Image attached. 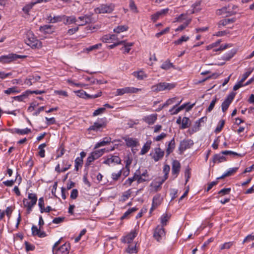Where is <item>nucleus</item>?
<instances>
[{"mask_svg": "<svg viewBox=\"0 0 254 254\" xmlns=\"http://www.w3.org/2000/svg\"><path fill=\"white\" fill-rule=\"evenodd\" d=\"M101 46L102 44L101 43L97 44L95 45H93L88 48H86V49H84V51L87 52H89L92 51L99 49L101 47Z\"/></svg>", "mask_w": 254, "mask_h": 254, "instance_id": "nucleus-46", "label": "nucleus"}, {"mask_svg": "<svg viewBox=\"0 0 254 254\" xmlns=\"http://www.w3.org/2000/svg\"><path fill=\"white\" fill-rule=\"evenodd\" d=\"M46 146V143H42L38 146L39 151L38 152V155L42 158H44L45 156V151L44 148Z\"/></svg>", "mask_w": 254, "mask_h": 254, "instance_id": "nucleus-40", "label": "nucleus"}, {"mask_svg": "<svg viewBox=\"0 0 254 254\" xmlns=\"http://www.w3.org/2000/svg\"><path fill=\"white\" fill-rule=\"evenodd\" d=\"M63 167L62 169V172H65L70 168L71 166V163L67 160H64L63 162Z\"/></svg>", "mask_w": 254, "mask_h": 254, "instance_id": "nucleus-43", "label": "nucleus"}, {"mask_svg": "<svg viewBox=\"0 0 254 254\" xmlns=\"http://www.w3.org/2000/svg\"><path fill=\"white\" fill-rule=\"evenodd\" d=\"M133 75L139 80H143L147 77V74L142 70L134 72Z\"/></svg>", "mask_w": 254, "mask_h": 254, "instance_id": "nucleus-31", "label": "nucleus"}, {"mask_svg": "<svg viewBox=\"0 0 254 254\" xmlns=\"http://www.w3.org/2000/svg\"><path fill=\"white\" fill-rule=\"evenodd\" d=\"M166 232L165 229L160 225H158L154 229L153 237L158 242H160L162 240L165 239Z\"/></svg>", "mask_w": 254, "mask_h": 254, "instance_id": "nucleus-8", "label": "nucleus"}, {"mask_svg": "<svg viewBox=\"0 0 254 254\" xmlns=\"http://www.w3.org/2000/svg\"><path fill=\"white\" fill-rule=\"evenodd\" d=\"M128 29V27L126 25H120L114 29V31L117 33L126 31Z\"/></svg>", "mask_w": 254, "mask_h": 254, "instance_id": "nucleus-42", "label": "nucleus"}, {"mask_svg": "<svg viewBox=\"0 0 254 254\" xmlns=\"http://www.w3.org/2000/svg\"><path fill=\"white\" fill-rule=\"evenodd\" d=\"M164 152L159 147L154 149L153 152L150 154L152 158L155 162L161 159L164 156Z\"/></svg>", "mask_w": 254, "mask_h": 254, "instance_id": "nucleus-10", "label": "nucleus"}, {"mask_svg": "<svg viewBox=\"0 0 254 254\" xmlns=\"http://www.w3.org/2000/svg\"><path fill=\"white\" fill-rule=\"evenodd\" d=\"M170 216L166 213L163 214L160 218L161 226L164 227L167 225V223L170 219Z\"/></svg>", "mask_w": 254, "mask_h": 254, "instance_id": "nucleus-34", "label": "nucleus"}, {"mask_svg": "<svg viewBox=\"0 0 254 254\" xmlns=\"http://www.w3.org/2000/svg\"><path fill=\"white\" fill-rule=\"evenodd\" d=\"M30 94V90L26 91L23 94L14 97V99L18 101H22Z\"/></svg>", "mask_w": 254, "mask_h": 254, "instance_id": "nucleus-36", "label": "nucleus"}, {"mask_svg": "<svg viewBox=\"0 0 254 254\" xmlns=\"http://www.w3.org/2000/svg\"><path fill=\"white\" fill-rule=\"evenodd\" d=\"M221 154L222 155H236V156H239L242 157L243 155L240 154H238L237 153L232 151H229V150H225V151H222L221 152Z\"/></svg>", "mask_w": 254, "mask_h": 254, "instance_id": "nucleus-53", "label": "nucleus"}, {"mask_svg": "<svg viewBox=\"0 0 254 254\" xmlns=\"http://www.w3.org/2000/svg\"><path fill=\"white\" fill-rule=\"evenodd\" d=\"M134 181H136L135 175H134L133 177L128 178L125 181V185L127 186H130L131 185L132 183Z\"/></svg>", "mask_w": 254, "mask_h": 254, "instance_id": "nucleus-58", "label": "nucleus"}, {"mask_svg": "<svg viewBox=\"0 0 254 254\" xmlns=\"http://www.w3.org/2000/svg\"><path fill=\"white\" fill-rule=\"evenodd\" d=\"M127 252L129 254H134L136 253L137 251L136 249V245H129L127 250Z\"/></svg>", "mask_w": 254, "mask_h": 254, "instance_id": "nucleus-55", "label": "nucleus"}, {"mask_svg": "<svg viewBox=\"0 0 254 254\" xmlns=\"http://www.w3.org/2000/svg\"><path fill=\"white\" fill-rule=\"evenodd\" d=\"M200 1H196L192 5V10L190 13H194L199 12L201 10Z\"/></svg>", "mask_w": 254, "mask_h": 254, "instance_id": "nucleus-39", "label": "nucleus"}, {"mask_svg": "<svg viewBox=\"0 0 254 254\" xmlns=\"http://www.w3.org/2000/svg\"><path fill=\"white\" fill-rule=\"evenodd\" d=\"M193 145V141L191 139H184L181 141L179 145V150L183 152L187 149L190 148Z\"/></svg>", "mask_w": 254, "mask_h": 254, "instance_id": "nucleus-13", "label": "nucleus"}, {"mask_svg": "<svg viewBox=\"0 0 254 254\" xmlns=\"http://www.w3.org/2000/svg\"><path fill=\"white\" fill-rule=\"evenodd\" d=\"M3 92L7 95H10L12 94L18 93L20 92V90L16 86H13L10 88H7L6 90L3 91Z\"/></svg>", "mask_w": 254, "mask_h": 254, "instance_id": "nucleus-30", "label": "nucleus"}, {"mask_svg": "<svg viewBox=\"0 0 254 254\" xmlns=\"http://www.w3.org/2000/svg\"><path fill=\"white\" fill-rule=\"evenodd\" d=\"M31 132V130L28 128H25L24 129H19L15 128L14 130V132L18 134H26L30 133Z\"/></svg>", "mask_w": 254, "mask_h": 254, "instance_id": "nucleus-38", "label": "nucleus"}, {"mask_svg": "<svg viewBox=\"0 0 254 254\" xmlns=\"http://www.w3.org/2000/svg\"><path fill=\"white\" fill-rule=\"evenodd\" d=\"M175 147V142L174 138H173L169 143L166 149V152L168 155L172 152Z\"/></svg>", "mask_w": 254, "mask_h": 254, "instance_id": "nucleus-32", "label": "nucleus"}, {"mask_svg": "<svg viewBox=\"0 0 254 254\" xmlns=\"http://www.w3.org/2000/svg\"><path fill=\"white\" fill-rule=\"evenodd\" d=\"M63 21L65 24L75 23L77 22L76 17L74 16H67L65 15H63Z\"/></svg>", "mask_w": 254, "mask_h": 254, "instance_id": "nucleus-24", "label": "nucleus"}, {"mask_svg": "<svg viewBox=\"0 0 254 254\" xmlns=\"http://www.w3.org/2000/svg\"><path fill=\"white\" fill-rule=\"evenodd\" d=\"M233 242H229L225 243L224 244L220 246V249L221 250H223L224 249H230L233 245Z\"/></svg>", "mask_w": 254, "mask_h": 254, "instance_id": "nucleus-48", "label": "nucleus"}, {"mask_svg": "<svg viewBox=\"0 0 254 254\" xmlns=\"http://www.w3.org/2000/svg\"><path fill=\"white\" fill-rule=\"evenodd\" d=\"M235 21L233 19H225L220 20L219 22V25L225 26L230 23H233Z\"/></svg>", "mask_w": 254, "mask_h": 254, "instance_id": "nucleus-47", "label": "nucleus"}, {"mask_svg": "<svg viewBox=\"0 0 254 254\" xmlns=\"http://www.w3.org/2000/svg\"><path fill=\"white\" fill-rule=\"evenodd\" d=\"M151 143L152 142L150 140H148L146 141V142L144 144L142 148H141L140 153L141 155H144L149 151L150 148Z\"/></svg>", "mask_w": 254, "mask_h": 254, "instance_id": "nucleus-27", "label": "nucleus"}, {"mask_svg": "<svg viewBox=\"0 0 254 254\" xmlns=\"http://www.w3.org/2000/svg\"><path fill=\"white\" fill-rule=\"evenodd\" d=\"M77 96L84 99H95L100 97L102 95V92H98L97 94L94 95H90L87 94L83 90H79L74 91Z\"/></svg>", "mask_w": 254, "mask_h": 254, "instance_id": "nucleus-9", "label": "nucleus"}, {"mask_svg": "<svg viewBox=\"0 0 254 254\" xmlns=\"http://www.w3.org/2000/svg\"><path fill=\"white\" fill-rule=\"evenodd\" d=\"M130 194H131V191H130V190L125 192L122 195V200L123 201H126L127 199L130 196Z\"/></svg>", "mask_w": 254, "mask_h": 254, "instance_id": "nucleus-62", "label": "nucleus"}, {"mask_svg": "<svg viewBox=\"0 0 254 254\" xmlns=\"http://www.w3.org/2000/svg\"><path fill=\"white\" fill-rule=\"evenodd\" d=\"M141 89L133 87H126L123 88L117 89L116 96H122L125 94L127 93H136L141 91Z\"/></svg>", "mask_w": 254, "mask_h": 254, "instance_id": "nucleus-7", "label": "nucleus"}, {"mask_svg": "<svg viewBox=\"0 0 254 254\" xmlns=\"http://www.w3.org/2000/svg\"><path fill=\"white\" fill-rule=\"evenodd\" d=\"M34 4V3H31L30 4L27 5L23 7L22 8V10L24 11V12L26 14H28L30 10L32 8L33 5Z\"/></svg>", "mask_w": 254, "mask_h": 254, "instance_id": "nucleus-64", "label": "nucleus"}, {"mask_svg": "<svg viewBox=\"0 0 254 254\" xmlns=\"http://www.w3.org/2000/svg\"><path fill=\"white\" fill-rule=\"evenodd\" d=\"M115 149L114 147H112V148L106 150V149H101L97 150H95L91 152L93 156L96 158V159H97L100 157H101L105 152H109V151H113Z\"/></svg>", "mask_w": 254, "mask_h": 254, "instance_id": "nucleus-23", "label": "nucleus"}, {"mask_svg": "<svg viewBox=\"0 0 254 254\" xmlns=\"http://www.w3.org/2000/svg\"><path fill=\"white\" fill-rule=\"evenodd\" d=\"M123 38V36L120 37L117 35H107L102 37V40L105 43H114L116 42L122 41L121 39Z\"/></svg>", "mask_w": 254, "mask_h": 254, "instance_id": "nucleus-12", "label": "nucleus"}, {"mask_svg": "<svg viewBox=\"0 0 254 254\" xmlns=\"http://www.w3.org/2000/svg\"><path fill=\"white\" fill-rule=\"evenodd\" d=\"M37 197L35 194L30 193L28 194V198H24L23 203L24 207L27 208L28 213H30L32 208L37 202Z\"/></svg>", "mask_w": 254, "mask_h": 254, "instance_id": "nucleus-3", "label": "nucleus"}, {"mask_svg": "<svg viewBox=\"0 0 254 254\" xmlns=\"http://www.w3.org/2000/svg\"><path fill=\"white\" fill-rule=\"evenodd\" d=\"M228 13L226 7H223L220 9H218L216 11V14L218 15H225Z\"/></svg>", "mask_w": 254, "mask_h": 254, "instance_id": "nucleus-52", "label": "nucleus"}, {"mask_svg": "<svg viewBox=\"0 0 254 254\" xmlns=\"http://www.w3.org/2000/svg\"><path fill=\"white\" fill-rule=\"evenodd\" d=\"M53 26L50 25H45L42 26H40L39 28V30L45 34H51L53 33Z\"/></svg>", "mask_w": 254, "mask_h": 254, "instance_id": "nucleus-26", "label": "nucleus"}, {"mask_svg": "<svg viewBox=\"0 0 254 254\" xmlns=\"http://www.w3.org/2000/svg\"><path fill=\"white\" fill-rule=\"evenodd\" d=\"M176 86L175 83L160 82L151 86V90L153 92H158L164 90H170Z\"/></svg>", "mask_w": 254, "mask_h": 254, "instance_id": "nucleus-2", "label": "nucleus"}, {"mask_svg": "<svg viewBox=\"0 0 254 254\" xmlns=\"http://www.w3.org/2000/svg\"><path fill=\"white\" fill-rule=\"evenodd\" d=\"M47 20L49 23H55L63 21V15H54L52 16V15H50L47 17Z\"/></svg>", "mask_w": 254, "mask_h": 254, "instance_id": "nucleus-25", "label": "nucleus"}, {"mask_svg": "<svg viewBox=\"0 0 254 254\" xmlns=\"http://www.w3.org/2000/svg\"><path fill=\"white\" fill-rule=\"evenodd\" d=\"M80 22L78 24L79 26L84 25L91 22V16L89 15H85L83 16L78 17Z\"/></svg>", "mask_w": 254, "mask_h": 254, "instance_id": "nucleus-22", "label": "nucleus"}, {"mask_svg": "<svg viewBox=\"0 0 254 254\" xmlns=\"http://www.w3.org/2000/svg\"><path fill=\"white\" fill-rule=\"evenodd\" d=\"M178 99V98L175 97L174 98H170L168 99L166 102L159 108V110H161L164 107L168 106L170 105H172L174 104L175 102H176V100Z\"/></svg>", "mask_w": 254, "mask_h": 254, "instance_id": "nucleus-37", "label": "nucleus"}, {"mask_svg": "<svg viewBox=\"0 0 254 254\" xmlns=\"http://www.w3.org/2000/svg\"><path fill=\"white\" fill-rule=\"evenodd\" d=\"M21 56L14 54H10L0 57V62L3 64L9 63L14 60L20 58Z\"/></svg>", "mask_w": 254, "mask_h": 254, "instance_id": "nucleus-11", "label": "nucleus"}, {"mask_svg": "<svg viewBox=\"0 0 254 254\" xmlns=\"http://www.w3.org/2000/svg\"><path fill=\"white\" fill-rule=\"evenodd\" d=\"M122 173V170H120L117 173H112V179L113 180H114V181L118 180L120 178V177H121Z\"/></svg>", "mask_w": 254, "mask_h": 254, "instance_id": "nucleus-57", "label": "nucleus"}, {"mask_svg": "<svg viewBox=\"0 0 254 254\" xmlns=\"http://www.w3.org/2000/svg\"><path fill=\"white\" fill-rule=\"evenodd\" d=\"M105 108H100L96 110L93 113V116H96L103 113L105 111Z\"/></svg>", "mask_w": 254, "mask_h": 254, "instance_id": "nucleus-60", "label": "nucleus"}, {"mask_svg": "<svg viewBox=\"0 0 254 254\" xmlns=\"http://www.w3.org/2000/svg\"><path fill=\"white\" fill-rule=\"evenodd\" d=\"M103 159V163L108 166L119 164L121 163V159L118 156L112 154L104 157Z\"/></svg>", "mask_w": 254, "mask_h": 254, "instance_id": "nucleus-6", "label": "nucleus"}, {"mask_svg": "<svg viewBox=\"0 0 254 254\" xmlns=\"http://www.w3.org/2000/svg\"><path fill=\"white\" fill-rule=\"evenodd\" d=\"M114 8L115 5L113 3L102 4L94 9V12L96 14L110 13Z\"/></svg>", "mask_w": 254, "mask_h": 254, "instance_id": "nucleus-4", "label": "nucleus"}, {"mask_svg": "<svg viewBox=\"0 0 254 254\" xmlns=\"http://www.w3.org/2000/svg\"><path fill=\"white\" fill-rule=\"evenodd\" d=\"M190 126V120L189 118L184 117L182 120V125L181 128L185 129L188 128Z\"/></svg>", "mask_w": 254, "mask_h": 254, "instance_id": "nucleus-35", "label": "nucleus"}, {"mask_svg": "<svg viewBox=\"0 0 254 254\" xmlns=\"http://www.w3.org/2000/svg\"><path fill=\"white\" fill-rule=\"evenodd\" d=\"M39 104L36 102H33L30 104V106L28 107L27 111L29 112H32L34 111L35 108L38 106Z\"/></svg>", "mask_w": 254, "mask_h": 254, "instance_id": "nucleus-63", "label": "nucleus"}, {"mask_svg": "<svg viewBox=\"0 0 254 254\" xmlns=\"http://www.w3.org/2000/svg\"><path fill=\"white\" fill-rule=\"evenodd\" d=\"M137 235L136 230H134L130 232L127 236H125L122 239V242L125 243H130Z\"/></svg>", "mask_w": 254, "mask_h": 254, "instance_id": "nucleus-17", "label": "nucleus"}, {"mask_svg": "<svg viewBox=\"0 0 254 254\" xmlns=\"http://www.w3.org/2000/svg\"><path fill=\"white\" fill-rule=\"evenodd\" d=\"M167 136L166 133L164 132H162L160 135L157 136L156 137L154 138V140L156 141H160L165 138Z\"/></svg>", "mask_w": 254, "mask_h": 254, "instance_id": "nucleus-61", "label": "nucleus"}, {"mask_svg": "<svg viewBox=\"0 0 254 254\" xmlns=\"http://www.w3.org/2000/svg\"><path fill=\"white\" fill-rule=\"evenodd\" d=\"M235 95L234 93H231L229 94L228 96H227L226 98L225 99L224 101L222 103L221 105L222 110L224 113L225 112L226 110L228 109L230 104L233 100Z\"/></svg>", "mask_w": 254, "mask_h": 254, "instance_id": "nucleus-14", "label": "nucleus"}, {"mask_svg": "<svg viewBox=\"0 0 254 254\" xmlns=\"http://www.w3.org/2000/svg\"><path fill=\"white\" fill-rule=\"evenodd\" d=\"M217 100V98L215 97V98L212 100L207 110L208 112H210L213 110Z\"/></svg>", "mask_w": 254, "mask_h": 254, "instance_id": "nucleus-56", "label": "nucleus"}, {"mask_svg": "<svg viewBox=\"0 0 254 254\" xmlns=\"http://www.w3.org/2000/svg\"><path fill=\"white\" fill-rule=\"evenodd\" d=\"M123 139L125 140L126 144L127 147L133 148L139 145L138 140L136 138L125 136Z\"/></svg>", "mask_w": 254, "mask_h": 254, "instance_id": "nucleus-15", "label": "nucleus"}, {"mask_svg": "<svg viewBox=\"0 0 254 254\" xmlns=\"http://www.w3.org/2000/svg\"><path fill=\"white\" fill-rule=\"evenodd\" d=\"M134 175L135 176L136 181L138 184L148 180V175L146 170H145V171L141 175L137 174L136 173H135Z\"/></svg>", "mask_w": 254, "mask_h": 254, "instance_id": "nucleus-21", "label": "nucleus"}, {"mask_svg": "<svg viewBox=\"0 0 254 254\" xmlns=\"http://www.w3.org/2000/svg\"><path fill=\"white\" fill-rule=\"evenodd\" d=\"M129 8L130 10L134 12V13H137L138 10L137 8V7L134 3V2L132 0H129Z\"/></svg>", "mask_w": 254, "mask_h": 254, "instance_id": "nucleus-51", "label": "nucleus"}, {"mask_svg": "<svg viewBox=\"0 0 254 254\" xmlns=\"http://www.w3.org/2000/svg\"><path fill=\"white\" fill-rule=\"evenodd\" d=\"M170 168L168 165H165L163 167V172L164 173V178L162 181L161 183L164 182L167 178L168 175L170 172Z\"/></svg>", "mask_w": 254, "mask_h": 254, "instance_id": "nucleus-41", "label": "nucleus"}, {"mask_svg": "<svg viewBox=\"0 0 254 254\" xmlns=\"http://www.w3.org/2000/svg\"><path fill=\"white\" fill-rule=\"evenodd\" d=\"M191 22V19H188L184 23L179 26L176 29V31H182L185 28H186L188 25Z\"/></svg>", "mask_w": 254, "mask_h": 254, "instance_id": "nucleus-45", "label": "nucleus"}, {"mask_svg": "<svg viewBox=\"0 0 254 254\" xmlns=\"http://www.w3.org/2000/svg\"><path fill=\"white\" fill-rule=\"evenodd\" d=\"M25 43L32 49H39L42 47L41 42L37 39L31 31H28L27 33Z\"/></svg>", "mask_w": 254, "mask_h": 254, "instance_id": "nucleus-1", "label": "nucleus"}, {"mask_svg": "<svg viewBox=\"0 0 254 254\" xmlns=\"http://www.w3.org/2000/svg\"><path fill=\"white\" fill-rule=\"evenodd\" d=\"M137 209H138L136 207H132L131 208L128 209L122 216L121 218L122 219L126 218L128 215L136 211Z\"/></svg>", "mask_w": 254, "mask_h": 254, "instance_id": "nucleus-44", "label": "nucleus"}, {"mask_svg": "<svg viewBox=\"0 0 254 254\" xmlns=\"http://www.w3.org/2000/svg\"><path fill=\"white\" fill-rule=\"evenodd\" d=\"M180 168L181 165L179 162L177 160L173 161L172 163V173L175 176V178L178 176L180 170Z\"/></svg>", "mask_w": 254, "mask_h": 254, "instance_id": "nucleus-20", "label": "nucleus"}, {"mask_svg": "<svg viewBox=\"0 0 254 254\" xmlns=\"http://www.w3.org/2000/svg\"><path fill=\"white\" fill-rule=\"evenodd\" d=\"M124 47L122 48V50L124 51L125 53H128L130 51V47L133 45V43H126L125 42Z\"/></svg>", "mask_w": 254, "mask_h": 254, "instance_id": "nucleus-49", "label": "nucleus"}, {"mask_svg": "<svg viewBox=\"0 0 254 254\" xmlns=\"http://www.w3.org/2000/svg\"><path fill=\"white\" fill-rule=\"evenodd\" d=\"M39 206L40 208V211L41 213L44 212V201L43 197H41L39 199L38 202Z\"/></svg>", "mask_w": 254, "mask_h": 254, "instance_id": "nucleus-59", "label": "nucleus"}, {"mask_svg": "<svg viewBox=\"0 0 254 254\" xmlns=\"http://www.w3.org/2000/svg\"><path fill=\"white\" fill-rule=\"evenodd\" d=\"M172 66V64L170 63L169 62L166 61L162 64L161 66V68L168 70L170 69Z\"/></svg>", "mask_w": 254, "mask_h": 254, "instance_id": "nucleus-54", "label": "nucleus"}, {"mask_svg": "<svg viewBox=\"0 0 254 254\" xmlns=\"http://www.w3.org/2000/svg\"><path fill=\"white\" fill-rule=\"evenodd\" d=\"M42 228H38L37 226L33 225L32 227L31 230H32V234L33 236H37L39 238H44L47 235L46 233L43 231H41Z\"/></svg>", "mask_w": 254, "mask_h": 254, "instance_id": "nucleus-18", "label": "nucleus"}, {"mask_svg": "<svg viewBox=\"0 0 254 254\" xmlns=\"http://www.w3.org/2000/svg\"><path fill=\"white\" fill-rule=\"evenodd\" d=\"M190 39V37L186 35L181 36L178 40L174 42V44L176 45H181L183 42L188 41Z\"/></svg>", "mask_w": 254, "mask_h": 254, "instance_id": "nucleus-33", "label": "nucleus"}, {"mask_svg": "<svg viewBox=\"0 0 254 254\" xmlns=\"http://www.w3.org/2000/svg\"><path fill=\"white\" fill-rule=\"evenodd\" d=\"M226 161V158L221 153L215 154L213 157V162L215 163H219L220 162Z\"/></svg>", "mask_w": 254, "mask_h": 254, "instance_id": "nucleus-28", "label": "nucleus"}, {"mask_svg": "<svg viewBox=\"0 0 254 254\" xmlns=\"http://www.w3.org/2000/svg\"><path fill=\"white\" fill-rule=\"evenodd\" d=\"M106 126V123L102 120H101L98 122H95L92 126L88 128V130L98 131L100 130L101 128L105 127Z\"/></svg>", "mask_w": 254, "mask_h": 254, "instance_id": "nucleus-16", "label": "nucleus"}, {"mask_svg": "<svg viewBox=\"0 0 254 254\" xmlns=\"http://www.w3.org/2000/svg\"><path fill=\"white\" fill-rule=\"evenodd\" d=\"M60 241L57 242L53 246V252L55 254H68L69 245L68 244H64L60 248H58V246Z\"/></svg>", "mask_w": 254, "mask_h": 254, "instance_id": "nucleus-5", "label": "nucleus"}, {"mask_svg": "<svg viewBox=\"0 0 254 254\" xmlns=\"http://www.w3.org/2000/svg\"><path fill=\"white\" fill-rule=\"evenodd\" d=\"M221 40H218L216 42L213 43L206 47V49L207 50H210L212 49H213L215 47H217L218 46H219L221 43Z\"/></svg>", "mask_w": 254, "mask_h": 254, "instance_id": "nucleus-50", "label": "nucleus"}, {"mask_svg": "<svg viewBox=\"0 0 254 254\" xmlns=\"http://www.w3.org/2000/svg\"><path fill=\"white\" fill-rule=\"evenodd\" d=\"M238 168L235 167L232 168H230L225 173H224L222 176L220 177L217 178V180L220 179H223L224 178L228 176H230L237 172Z\"/></svg>", "mask_w": 254, "mask_h": 254, "instance_id": "nucleus-29", "label": "nucleus"}, {"mask_svg": "<svg viewBox=\"0 0 254 254\" xmlns=\"http://www.w3.org/2000/svg\"><path fill=\"white\" fill-rule=\"evenodd\" d=\"M157 119V115L156 114H151L144 117L142 120L149 125L155 123Z\"/></svg>", "mask_w": 254, "mask_h": 254, "instance_id": "nucleus-19", "label": "nucleus"}]
</instances>
